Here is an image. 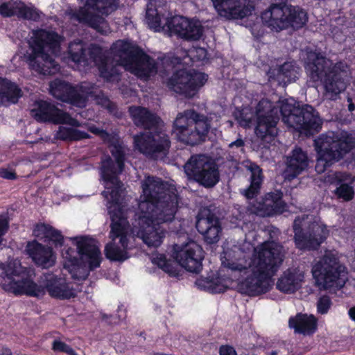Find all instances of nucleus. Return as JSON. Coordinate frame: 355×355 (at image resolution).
Wrapping results in <instances>:
<instances>
[{
	"label": "nucleus",
	"instance_id": "obj_1",
	"mask_svg": "<svg viewBox=\"0 0 355 355\" xmlns=\"http://www.w3.org/2000/svg\"><path fill=\"white\" fill-rule=\"evenodd\" d=\"M90 130L95 134H100L105 141L110 144V151L115 160V162L111 158L103 160L101 168V179L105 189L103 195L107 201V206L112 219L110 233L112 241L106 245L105 254L110 260L123 261L129 257L128 250L130 241L133 239L131 228L126 220L122 185L117 178L123 168L125 147L118 139L98 128L92 127Z\"/></svg>",
	"mask_w": 355,
	"mask_h": 355
},
{
	"label": "nucleus",
	"instance_id": "obj_2",
	"mask_svg": "<svg viewBox=\"0 0 355 355\" xmlns=\"http://www.w3.org/2000/svg\"><path fill=\"white\" fill-rule=\"evenodd\" d=\"M252 249L245 243L240 249L234 247L224 252L222 264L234 272H243L246 277L239 282L241 293L257 295L266 293L270 288V279L278 271L284 258L283 247L274 241L263 242L253 248L250 260L245 258Z\"/></svg>",
	"mask_w": 355,
	"mask_h": 355
},
{
	"label": "nucleus",
	"instance_id": "obj_3",
	"mask_svg": "<svg viewBox=\"0 0 355 355\" xmlns=\"http://www.w3.org/2000/svg\"><path fill=\"white\" fill-rule=\"evenodd\" d=\"M142 194L132 235L140 238L148 247L159 246L166 231L161 223L171 221L178 209V195L174 186L162 182L160 179L147 177L143 181Z\"/></svg>",
	"mask_w": 355,
	"mask_h": 355
},
{
	"label": "nucleus",
	"instance_id": "obj_4",
	"mask_svg": "<svg viewBox=\"0 0 355 355\" xmlns=\"http://www.w3.org/2000/svg\"><path fill=\"white\" fill-rule=\"evenodd\" d=\"M68 53L69 58L78 65L94 64L97 66L101 76L107 81L119 80L116 65L123 67L126 71L143 80H147L157 73L154 60L130 40H119L114 42L109 53L111 58L105 56L102 49L96 46L91 47L89 58H87L85 44L80 40L70 43Z\"/></svg>",
	"mask_w": 355,
	"mask_h": 355
},
{
	"label": "nucleus",
	"instance_id": "obj_5",
	"mask_svg": "<svg viewBox=\"0 0 355 355\" xmlns=\"http://www.w3.org/2000/svg\"><path fill=\"white\" fill-rule=\"evenodd\" d=\"M42 282V285H37L28 279L26 269L17 259L0 263V286L6 291L37 297L44 296L47 292L51 297L60 300L76 296V290L62 276L46 274Z\"/></svg>",
	"mask_w": 355,
	"mask_h": 355
},
{
	"label": "nucleus",
	"instance_id": "obj_6",
	"mask_svg": "<svg viewBox=\"0 0 355 355\" xmlns=\"http://www.w3.org/2000/svg\"><path fill=\"white\" fill-rule=\"evenodd\" d=\"M129 112L136 125L148 130L135 136V148L154 159L165 155L170 147V141L164 132V124L160 119L141 107H131Z\"/></svg>",
	"mask_w": 355,
	"mask_h": 355
},
{
	"label": "nucleus",
	"instance_id": "obj_7",
	"mask_svg": "<svg viewBox=\"0 0 355 355\" xmlns=\"http://www.w3.org/2000/svg\"><path fill=\"white\" fill-rule=\"evenodd\" d=\"M62 37L53 31L43 29L34 30L28 41L29 49L24 59L33 71L42 75H50L59 70L55 61L60 51Z\"/></svg>",
	"mask_w": 355,
	"mask_h": 355
},
{
	"label": "nucleus",
	"instance_id": "obj_8",
	"mask_svg": "<svg viewBox=\"0 0 355 355\" xmlns=\"http://www.w3.org/2000/svg\"><path fill=\"white\" fill-rule=\"evenodd\" d=\"M305 69L310 79L321 82L325 90L324 96L330 100L346 88L349 76L348 66L343 62L333 66L331 61L316 52H306Z\"/></svg>",
	"mask_w": 355,
	"mask_h": 355
},
{
	"label": "nucleus",
	"instance_id": "obj_9",
	"mask_svg": "<svg viewBox=\"0 0 355 355\" xmlns=\"http://www.w3.org/2000/svg\"><path fill=\"white\" fill-rule=\"evenodd\" d=\"M71 247L65 246L62 251L63 266L75 279H85L90 270L100 266L101 253L95 240L88 236L70 238Z\"/></svg>",
	"mask_w": 355,
	"mask_h": 355
},
{
	"label": "nucleus",
	"instance_id": "obj_10",
	"mask_svg": "<svg viewBox=\"0 0 355 355\" xmlns=\"http://www.w3.org/2000/svg\"><path fill=\"white\" fill-rule=\"evenodd\" d=\"M171 254L155 253L151 261L159 268L171 277H178L180 273L179 266L186 270L198 273L202 268L205 257L202 247L193 241L177 243L173 246Z\"/></svg>",
	"mask_w": 355,
	"mask_h": 355
},
{
	"label": "nucleus",
	"instance_id": "obj_11",
	"mask_svg": "<svg viewBox=\"0 0 355 355\" xmlns=\"http://www.w3.org/2000/svg\"><path fill=\"white\" fill-rule=\"evenodd\" d=\"M234 116L243 128L255 125V135L266 143L271 142L277 135V110L268 99L260 101L254 110L248 107L236 109Z\"/></svg>",
	"mask_w": 355,
	"mask_h": 355
},
{
	"label": "nucleus",
	"instance_id": "obj_12",
	"mask_svg": "<svg viewBox=\"0 0 355 355\" xmlns=\"http://www.w3.org/2000/svg\"><path fill=\"white\" fill-rule=\"evenodd\" d=\"M166 9L161 6V1H151L147 5L146 21L148 26L155 31H168L171 34L181 37L198 40L202 33L200 22L189 20L182 16L171 18L164 17Z\"/></svg>",
	"mask_w": 355,
	"mask_h": 355
},
{
	"label": "nucleus",
	"instance_id": "obj_13",
	"mask_svg": "<svg viewBox=\"0 0 355 355\" xmlns=\"http://www.w3.org/2000/svg\"><path fill=\"white\" fill-rule=\"evenodd\" d=\"M355 138L347 132H329L314 141L317 153L315 170L323 173L334 162L339 160L354 146Z\"/></svg>",
	"mask_w": 355,
	"mask_h": 355
},
{
	"label": "nucleus",
	"instance_id": "obj_14",
	"mask_svg": "<svg viewBox=\"0 0 355 355\" xmlns=\"http://www.w3.org/2000/svg\"><path fill=\"white\" fill-rule=\"evenodd\" d=\"M272 105L277 110V114L281 112L284 123L301 134L310 135L321 128L322 121L318 112L310 105H306L301 108L293 98L279 100L277 106L272 103Z\"/></svg>",
	"mask_w": 355,
	"mask_h": 355
},
{
	"label": "nucleus",
	"instance_id": "obj_15",
	"mask_svg": "<svg viewBox=\"0 0 355 355\" xmlns=\"http://www.w3.org/2000/svg\"><path fill=\"white\" fill-rule=\"evenodd\" d=\"M312 275L320 289H338L342 288L347 280V271L339 261L336 250H326L312 267Z\"/></svg>",
	"mask_w": 355,
	"mask_h": 355
},
{
	"label": "nucleus",
	"instance_id": "obj_16",
	"mask_svg": "<svg viewBox=\"0 0 355 355\" xmlns=\"http://www.w3.org/2000/svg\"><path fill=\"white\" fill-rule=\"evenodd\" d=\"M32 116L39 121H50L54 123H64L71 128L60 127L56 137L62 140H79L87 137V133L75 128L80 126L79 122L70 116L67 112L58 109L55 105L44 101L35 102L31 109Z\"/></svg>",
	"mask_w": 355,
	"mask_h": 355
},
{
	"label": "nucleus",
	"instance_id": "obj_17",
	"mask_svg": "<svg viewBox=\"0 0 355 355\" xmlns=\"http://www.w3.org/2000/svg\"><path fill=\"white\" fill-rule=\"evenodd\" d=\"M50 93L56 98L69 103L77 107H85L89 98H94L97 104L112 112L114 105L101 92L97 94V89L87 83H83L77 88L59 80L50 84Z\"/></svg>",
	"mask_w": 355,
	"mask_h": 355
},
{
	"label": "nucleus",
	"instance_id": "obj_18",
	"mask_svg": "<svg viewBox=\"0 0 355 355\" xmlns=\"http://www.w3.org/2000/svg\"><path fill=\"white\" fill-rule=\"evenodd\" d=\"M261 19L270 29L279 32L289 27L298 28L303 26L307 21V15L300 7L272 4L261 13Z\"/></svg>",
	"mask_w": 355,
	"mask_h": 355
},
{
	"label": "nucleus",
	"instance_id": "obj_19",
	"mask_svg": "<svg viewBox=\"0 0 355 355\" xmlns=\"http://www.w3.org/2000/svg\"><path fill=\"white\" fill-rule=\"evenodd\" d=\"M211 125L205 117L193 110H186L177 115L173 132L178 140L194 145L204 139Z\"/></svg>",
	"mask_w": 355,
	"mask_h": 355
},
{
	"label": "nucleus",
	"instance_id": "obj_20",
	"mask_svg": "<svg viewBox=\"0 0 355 355\" xmlns=\"http://www.w3.org/2000/svg\"><path fill=\"white\" fill-rule=\"evenodd\" d=\"M85 6L72 13L70 19L93 28L103 34L110 32V28L103 17L111 13L116 8L115 0H80Z\"/></svg>",
	"mask_w": 355,
	"mask_h": 355
},
{
	"label": "nucleus",
	"instance_id": "obj_21",
	"mask_svg": "<svg viewBox=\"0 0 355 355\" xmlns=\"http://www.w3.org/2000/svg\"><path fill=\"white\" fill-rule=\"evenodd\" d=\"M184 171L189 179H193L205 187H213L219 180L216 165L203 155L192 156L184 165Z\"/></svg>",
	"mask_w": 355,
	"mask_h": 355
},
{
	"label": "nucleus",
	"instance_id": "obj_22",
	"mask_svg": "<svg viewBox=\"0 0 355 355\" xmlns=\"http://www.w3.org/2000/svg\"><path fill=\"white\" fill-rule=\"evenodd\" d=\"M207 80V76L201 72L180 69L168 80V87L176 93L186 97H193Z\"/></svg>",
	"mask_w": 355,
	"mask_h": 355
},
{
	"label": "nucleus",
	"instance_id": "obj_23",
	"mask_svg": "<svg viewBox=\"0 0 355 355\" xmlns=\"http://www.w3.org/2000/svg\"><path fill=\"white\" fill-rule=\"evenodd\" d=\"M305 218L297 217L293 224L296 245L301 250L317 248L329 236V231L321 221L315 220L309 225V231L306 234L301 233L302 223Z\"/></svg>",
	"mask_w": 355,
	"mask_h": 355
},
{
	"label": "nucleus",
	"instance_id": "obj_24",
	"mask_svg": "<svg viewBox=\"0 0 355 355\" xmlns=\"http://www.w3.org/2000/svg\"><path fill=\"white\" fill-rule=\"evenodd\" d=\"M218 15L227 19L252 17L255 10L251 0H211Z\"/></svg>",
	"mask_w": 355,
	"mask_h": 355
},
{
	"label": "nucleus",
	"instance_id": "obj_25",
	"mask_svg": "<svg viewBox=\"0 0 355 355\" xmlns=\"http://www.w3.org/2000/svg\"><path fill=\"white\" fill-rule=\"evenodd\" d=\"M0 15L5 17L17 16L25 19L39 20L42 12L32 4H26L19 0H4L0 4Z\"/></svg>",
	"mask_w": 355,
	"mask_h": 355
},
{
	"label": "nucleus",
	"instance_id": "obj_26",
	"mask_svg": "<svg viewBox=\"0 0 355 355\" xmlns=\"http://www.w3.org/2000/svg\"><path fill=\"white\" fill-rule=\"evenodd\" d=\"M282 198V193L280 191L269 193L261 202L253 205L250 210L263 217L282 214L287 210V205Z\"/></svg>",
	"mask_w": 355,
	"mask_h": 355
},
{
	"label": "nucleus",
	"instance_id": "obj_27",
	"mask_svg": "<svg viewBox=\"0 0 355 355\" xmlns=\"http://www.w3.org/2000/svg\"><path fill=\"white\" fill-rule=\"evenodd\" d=\"M26 251L33 261L44 268L52 267L55 263L56 255L53 250L35 241L28 243Z\"/></svg>",
	"mask_w": 355,
	"mask_h": 355
},
{
	"label": "nucleus",
	"instance_id": "obj_28",
	"mask_svg": "<svg viewBox=\"0 0 355 355\" xmlns=\"http://www.w3.org/2000/svg\"><path fill=\"white\" fill-rule=\"evenodd\" d=\"M304 272L298 268H289L285 270L278 279L277 288L285 293H293L300 288L304 282Z\"/></svg>",
	"mask_w": 355,
	"mask_h": 355
},
{
	"label": "nucleus",
	"instance_id": "obj_29",
	"mask_svg": "<svg viewBox=\"0 0 355 355\" xmlns=\"http://www.w3.org/2000/svg\"><path fill=\"white\" fill-rule=\"evenodd\" d=\"M309 159L306 153L301 148H295L287 159V166L284 172L286 179L291 180L297 177L309 166Z\"/></svg>",
	"mask_w": 355,
	"mask_h": 355
},
{
	"label": "nucleus",
	"instance_id": "obj_30",
	"mask_svg": "<svg viewBox=\"0 0 355 355\" xmlns=\"http://www.w3.org/2000/svg\"><path fill=\"white\" fill-rule=\"evenodd\" d=\"M196 228L207 243H214L218 241L221 228L219 220L213 216L198 218Z\"/></svg>",
	"mask_w": 355,
	"mask_h": 355
},
{
	"label": "nucleus",
	"instance_id": "obj_31",
	"mask_svg": "<svg viewBox=\"0 0 355 355\" xmlns=\"http://www.w3.org/2000/svg\"><path fill=\"white\" fill-rule=\"evenodd\" d=\"M289 327L296 333L310 336L318 329V319L312 314L298 313L289 319Z\"/></svg>",
	"mask_w": 355,
	"mask_h": 355
},
{
	"label": "nucleus",
	"instance_id": "obj_32",
	"mask_svg": "<svg viewBox=\"0 0 355 355\" xmlns=\"http://www.w3.org/2000/svg\"><path fill=\"white\" fill-rule=\"evenodd\" d=\"M334 176V182L338 186L335 190L336 195L345 201L352 200L354 194L352 187L354 178L346 173H336Z\"/></svg>",
	"mask_w": 355,
	"mask_h": 355
},
{
	"label": "nucleus",
	"instance_id": "obj_33",
	"mask_svg": "<svg viewBox=\"0 0 355 355\" xmlns=\"http://www.w3.org/2000/svg\"><path fill=\"white\" fill-rule=\"evenodd\" d=\"M21 96V90L15 84L0 77V105L15 103Z\"/></svg>",
	"mask_w": 355,
	"mask_h": 355
},
{
	"label": "nucleus",
	"instance_id": "obj_34",
	"mask_svg": "<svg viewBox=\"0 0 355 355\" xmlns=\"http://www.w3.org/2000/svg\"><path fill=\"white\" fill-rule=\"evenodd\" d=\"M33 234L44 241H52L55 246L61 245L63 241V236L60 232L49 225H37L33 230Z\"/></svg>",
	"mask_w": 355,
	"mask_h": 355
},
{
	"label": "nucleus",
	"instance_id": "obj_35",
	"mask_svg": "<svg viewBox=\"0 0 355 355\" xmlns=\"http://www.w3.org/2000/svg\"><path fill=\"white\" fill-rule=\"evenodd\" d=\"M196 285L201 290L213 293L224 292L229 286L227 281L218 277L210 279L209 277H200L196 282Z\"/></svg>",
	"mask_w": 355,
	"mask_h": 355
},
{
	"label": "nucleus",
	"instance_id": "obj_36",
	"mask_svg": "<svg viewBox=\"0 0 355 355\" xmlns=\"http://www.w3.org/2000/svg\"><path fill=\"white\" fill-rule=\"evenodd\" d=\"M246 168L251 172V183L248 189L244 190L243 194L248 199L253 198L258 193L262 182L261 171L259 167L252 162H247Z\"/></svg>",
	"mask_w": 355,
	"mask_h": 355
},
{
	"label": "nucleus",
	"instance_id": "obj_37",
	"mask_svg": "<svg viewBox=\"0 0 355 355\" xmlns=\"http://www.w3.org/2000/svg\"><path fill=\"white\" fill-rule=\"evenodd\" d=\"M298 67L293 62L284 63L278 70L276 79L284 85L295 81L298 74Z\"/></svg>",
	"mask_w": 355,
	"mask_h": 355
},
{
	"label": "nucleus",
	"instance_id": "obj_38",
	"mask_svg": "<svg viewBox=\"0 0 355 355\" xmlns=\"http://www.w3.org/2000/svg\"><path fill=\"white\" fill-rule=\"evenodd\" d=\"M207 51L204 48L193 47L189 50L187 56L183 58V63L188 64L187 60L194 61L204 60L207 58Z\"/></svg>",
	"mask_w": 355,
	"mask_h": 355
},
{
	"label": "nucleus",
	"instance_id": "obj_39",
	"mask_svg": "<svg viewBox=\"0 0 355 355\" xmlns=\"http://www.w3.org/2000/svg\"><path fill=\"white\" fill-rule=\"evenodd\" d=\"M332 305L331 299L327 295L320 297L316 304L317 312L320 314H327Z\"/></svg>",
	"mask_w": 355,
	"mask_h": 355
},
{
	"label": "nucleus",
	"instance_id": "obj_40",
	"mask_svg": "<svg viewBox=\"0 0 355 355\" xmlns=\"http://www.w3.org/2000/svg\"><path fill=\"white\" fill-rule=\"evenodd\" d=\"M52 348L53 351L57 352H65L68 355H77L71 347L59 340L53 341Z\"/></svg>",
	"mask_w": 355,
	"mask_h": 355
},
{
	"label": "nucleus",
	"instance_id": "obj_41",
	"mask_svg": "<svg viewBox=\"0 0 355 355\" xmlns=\"http://www.w3.org/2000/svg\"><path fill=\"white\" fill-rule=\"evenodd\" d=\"M220 355H236V352L234 347L229 345H223L219 349Z\"/></svg>",
	"mask_w": 355,
	"mask_h": 355
},
{
	"label": "nucleus",
	"instance_id": "obj_42",
	"mask_svg": "<svg viewBox=\"0 0 355 355\" xmlns=\"http://www.w3.org/2000/svg\"><path fill=\"white\" fill-rule=\"evenodd\" d=\"M0 177L4 179L13 180L16 178L15 173L7 168H0Z\"/></svg>",
	"mask_w": 355,
	"mask_h": 355
},
{
	"label": "nucleus",
	"instance_id": "obj_43",
	"mask_svg": "<svg viewBox=\"0 0 355 355\" xmlns=\"http://www.w3.org/2000/svg\"><path fill=\"white\" fill-rule=\"evenodd\" d=\"M259 28V24H254L252 26H250L251 33L254 37H259L261 35Z\"/></svg>",
	"mask_w": 355,
	"mask_h": 355
},
{
	"label": "nucleus",
	"instance_id": "obj_44",
	"mask_svg": "<svg viewBox=\"0 0 355 355\" xmlns=\"http://www.w3.org/2000/svg\"><path fill=\"white\" fill-rule=\"evenodd\" d=\"M243 144H244L243 141L242 139H239L236 141L230 143L229 146H230V148H232L234 146L241 147V146H243Z\"/></svg>",
	"mask_w": 355,
	"mask_h": 355
},
{
	"label": "nucleus",
	"instance_id": "obj_45",
	"mask_svg": "<svg viewBox=\"0 0 355 355\" xmlns=\"http://www.w3.org/2000/svg\"><path fill=\"white\" fill-rule=\"evenodd\" d=\"M348 314L349 315V318L352 320L355 321V306L349 309V310L348 311Z\"/></svg>",
	"mask_w": 355,
	"mask_h": 355
},
{
	"label": "nucleus",
	"instance_id": "obj_46",
	"mask_svg": "<svg viewBox=\"0 0 355 355\" xmlns=\"http://www.w3.org/2000/svg\"><path fill=\"white\" fill-rule=\"evenodd\" d=\"M0 355H11V352L7 348H2L0 349Z\"/></svg>",
	"mask_w": 355,
	"mask_h": 355
},
{
	"label": "nucleus",
	"instance_id": "obj_47",
	"mask_svg": "<svg viewBox=\"0 0 355 355\" xmlns=\"http://www.w3.org/2000/svg\"><path fill=\"white\" fill-rule=\"evenodd\" d=\"M355 108V106L353 103H349V111H353Z\"/></svg>",
	"mask_w": 355,
	"mask_h": 355
},
{
	"label": "nucleus",
	"instance_id": "obj_48",
	"mask_svg": "<svg viewBox=\"0 0 355 355\" xmlns=\"http://www.w3.org/2000/svg\"><path fill=\"white\" fill-rule=\"evenodd\" d=\"M228 123H230V126L232 125V123L231 121H228Z\"/></svg>",
	"mask_w": 355,
	"mask_h": 355
}]
</instances>
